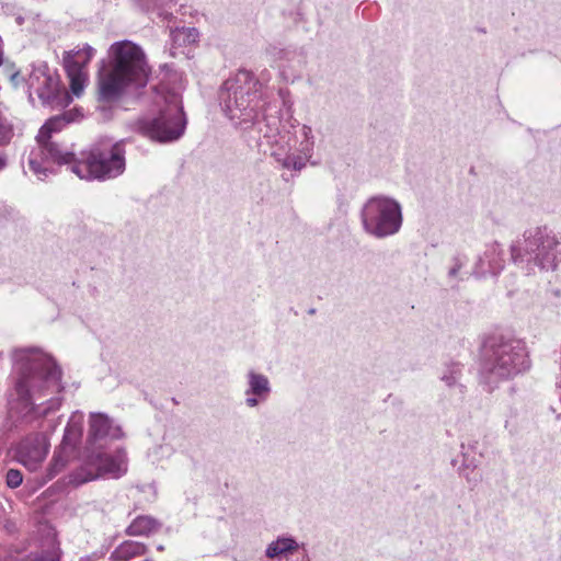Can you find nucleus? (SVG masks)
Instances as JSON below:
<instances>
[{
    "label": "nucleus",
    "instance_id": "1",
    "mask_svg": "<svg viewBox=\"0 0 561 561\" xmlns=\"http://www.w3.org/2000/svg\"><path fill=\"white\" fill-rule=\"evenodd\" d=\"M151 68L144 49L121 41L108 48V64L98 72V98L102 102L117 100L128 88H142L148 83Z\"/></svg>",
    "mask_w": 561,
    "mask_h": 561
},
{
    "label": "nucleus",
    "instance_id": "2",
    "mask_svg": "<svg viewBox=\"0 0 561 561\" xmlns=\"http://www.w3.org/2000/svg\"><path fill=\"white\" fill-rule=\"evenodd\" d=\"M13 362L18 374L15 391L26 408H33L36 401L61 390V373L53 358L43 351L16 350Z\"/></svg>",
    "mask_w": 561,
    "mask_h": 561
},
{
    "label": "nucleus",
    "instance_id": "3",
    "mask_svg": "<svg viewBox=\"0 0 561 561\" xmlns=\"http://www.w3.org/2000/svg\"><path fill=\"white\" fill-rule=\"evenodd\" d=\"M151 112V115L136 122L138 133L158 142H171L182 137L186 119L179 94L164 89L157 90Z\"/></svg>",
    "mask_w": 561,
    "mask_h": 561
},
{
    "label": "nucleus",
    "instance_id": "4",
    "mask_svg": "<svg viewBox=\"0 0 561 561\" xmlns=\"http://www.w3.org/2000/svg\"><path fill=\"white\" fill-rule=\"evenodd\" d=\"M70 121L66 115L55 116L41 127L36 136L39 151H32L28 160L30 170L38 179L43 180L47 176L49 162L62 164L72 161L70 152L61 151L56 144L50 141L53 134L60 131Z\"/></svg>",
    "mask_w": 561,
    "mask_h": 561
},
{
    "label": "nucleus",
    "instance_id": "5",
    "mask_svg": "<svg viewBox=\"0 0 561 561\" xmlns=\"http://www.w3.org/2000/svg\"><path fill=\"white\" fill-rule=\"evenodd\" d=\"M362 222L365 231L377 238L397 233L402 225L399 203L386 196L369 198L362 209Z\"/></svg>",
    "mask_w": 561,
    "mask_h": 561
},
{
    "label": "nucleus",
    "instance_id": "6",
    "mask_svg": "<svg viewBox=\"0 0 561 561\" xmlns=\"http://www.w3.org/2000/svg\"><path fill=\"white\" fill-rule=\"evenodd\" d=\"M125 169L124 150L119 144L102 150L94 149L85 160L72 164L71 170L82 180L119 175Z\"/></svg>",
    "mask_w": 561,
    "mask_h": 561
},
{
    "label": "nucleus",
    "instance_id": "7",
    "mask_svg": "<svg viewBox=\"0 0 561 561\" xmlns=\"http://www.w3.org/2000/svg\"><path fill=\"white\" fill-rule=\"evenodd\" d=\"M23 93L32 99L35 93L43 103L66 106L71 102V96L60 90L58 75L50 70L46 64L33 66L28 73L27 83H23Z\"/></svg>",
    "mask_w": 561,
    "mask_h": 561
},
{
    "label": "nucleus",
    "instance_id": "8",
    "mask_svg": "<svg viewBox=\"0 0 561 561\" xmlns=\"http://www.w3.org/2000/svg\"><path fill=\"white\" fill-rule=\"evenodd\" d=\"M126 471L127 458L125 453L117 451L114 455L91 454L83 465L71 474V482L79 485L102 477L117 479Z\"/></svg>",
    "mask_w": 561,
    "mask_h": 561
},
{
    "label": "nucleus",
    "instance_id": "9",
    "mask_svg": "<svg viewBox=\"0 0 561 561\" xmlns=\"http://www.w3.org/2000/svg\"><path fill=\"white\" fill-rule=\"evenodd\" d=\"M95 54V49L89 45H83L77 49L64 54V66L70 82L71 93L79 98L89 81L87 66Z\"/></svg>",
    "mask_w": 561,
    "mask_h": 561
},
{
    "label": "nucleus",
    "instance_id": "10",
    "mask_svg": "<svg viewBox=\"0 0 561 561\" xmlns=\"http://www.w3.org/2000/svg\"><path fill=\"white\" fill-rule=\"evenodd\" d=\"M529 366L525 347L519 342L505 343L494 352L492 374L500 378L513 377Z\"/></svg>",
    "mask_w": 561,
    "mask_h": 561
},
{
    "label": "nucleus",
    "instance_id": "11",
    "mask_svg": "<svg viewBox=\"0 0 561 561\" xmlns=\"http://www.w3.org/2000/svg\"><path fill=\"white\" fill-rule=\"evenodd\" d=\"M49 450L48 437L43 433H36L24 438L16 450L18 460L28 470H37Z\"/></svg>",
    "mask_w": 561,
    "mask_h": 561
},
{
    "label": "nucleus",
    "instance_id": "12",
    "mask_svg": "<svg viewBox=\"0 0 561 561\" xmlns=\"http://www.w3.org/2000/svg\"><path fill=\"white\" fill-rule=\"evenodd\" d=\"M228 99L225 101V110L232 121L239 123L251 122L254 118V107L252 106L253 98L248 92L242 90H230L232 85H228Z\"/></svg>",
    "mask_w": 561,
    "mask_h": 561
},
{
    "label": "nucleus",
    "instance_id": "13",
    "mask_svg": "<svg viewBox=\"0 0 561 561\" xmlns=\"http://www.w3.org/2000/svg\"><path fill=\"white\" fill-rule=\"evenodd\" d=\"M248 377L249 389L247 391L248 398L245 402L249 407H255L260 401L265 400L270 393V382L264 375L254 371H250Z\"/></svg>",
    "mask_w": 561,
    "mask_h": 561
},
{
    "label": "nucleus",
    "instance_id": "14",
    "mask_svg": "<svg viewBox=\"0 0 561 561\" xmlns=\"http://www.w3.org/2000/svg\"><path fill=\"white\" fill-rule=\"evenodd\" d=\"M90 433L94 437L111 436L113 438H118L121 436V430L118 427H113L107 416L101 413L91 415Z\"/></svg>",
    "mask_w": 561,
    "mask_h": 561
},
{
    "label": "nucleus",
    "instance_id": "15",
    "mask_svg": "<svg viewBox=\"0 0 561 561\" xmlns=\"http://www.w3.org/2000/svg\"><path fill=\"white\" fill-rule=\"evenodd\" d=\"M30 69L16 68L12 62H2V76H4L13 90L23 92V83H27Z\"/></svg>",
    "mask_w": 561,
    "mask_h": 561
},
{
    "label": "nucleus",
    "instance_id": "16",
    "mask_svg": "<svg viewBox=\"0 0 561 561\" xmlns=\"http://www.w3.org/2000/svg\"><path fill=\"white\" fill-rule=\"evenodd\" d=\"M159 528V524L149 516H139L129 525L127 533L130 536H147Z\"/></svg>",
    "mask_w": 561,
    "mask_h": 561
},
{
    "label": "nucleus",
    "instance_id": "17",
    "mask_svg": "<svg viewBox=\"0 0 561 561\" xmlns=\"http://www.w3.org/2000/svg\"><path fill=\"white\" fill-rule=\"evenodd\" d=\"M297 549V543L291 538H280L270 543L266 556L270 558L282 557Z\"/></svg>",
    "mask_w": 561,
    "mask_h": 561
},
{
    "label": "nucleus",
    "instance_id": "18",
    "mask_svg": "<svg viewBox=\"0 0 561 561\" xmlns=\"http://www.w3.org/2000/svg\"><path fill=\"white\" fill-rule=\"evenodd\" d=\"M172 41L178 46L193 44L198 39V32L193 27H182L171 33Z\"/></svg>",
    "mask_w": 561,
    "mask_h": 561
},
{
    "label": "nucleus",
    "instance_id": "19",
    "mask_svg": "<svg viewBox=\"0 0 561 561\" xmlns=\"http://www.w3.org/2000/svg\"><path fill=\"white\" fill-rule=\"evenodd\" d=\"M144 551V546L135 541H126L122 543L115 551L119 558H129L140 554Z\"/></svg>",
    "mask_w": 561,
    "mask_h": 561
},
{
    "label": "nucleus",
    "instance_id": "20",
    "mask_svg": "<svg viewBox=\"0 0 561 561\" xmlns=\"http://www.w3.org/2000/svg\"><path fill=\"white\" fill-rule=\"evenodd\" d=\"M300 136L302 137V141L300 144L301 151L306 157H309L313 148V133L311 127L304 125L300 129Z\"/></svg>",
    "mask_w": 561,
    "mask_h": 561
},
{
    "label": "nucleus",
    "instance_id": "21",
    "mask_svg": "<svg viewBox=\"0 0 561 561\" xmlns=\"http://www.w3.org/2000/svg\"><path fill=\"white\" fill-rule=\"evenodd\" d=\"M4 15H5L8 23L11 20H13L15 25H18V26L23 25V23L25 21V15L21 12V10L15 9V7L10 3H5Z\"/></svg>",
    "mask_w": 561,
    "mask_h": 561
},
{
    "label": "nucleus",
    "instance_id": "22",
    "mask_svg": "<svg viewBox=\"0 0 561 561\" xmlns=\"http://www.w3.org/2000/svg\"><path fill=\"white\" fill-rule=\"evenodd\" d=\"M21 123L18 122L15 124H2V144L4 141H10L14 136H19L21 134Z\"/></svg>",
    "mask_w": 561,
    "mask_h": 561
},
{
    "label": "nucleus",
    "instance_id": "23",
    "mask_svg": "<svg viewBox=\"0 0 561 561\" xmlns=\"http://www.w3.org/2000/svg\"><path fill=\"white\" fill-rule=\"evenodd\" d=\"M22 473L19 470L11 469L7 472L5 481L9 488H18L22 483Z\"/></svg>",
    "mask_w": 561,
    "mask_h": 561
},
{
    "label": "nucleus",
    "instance_id": "24",
    "mask_svg": "<svg viewBox=\"0 0 561 561\" xmlns=\"http://www.w3.org/2000/svg\"><path fill=\"white\" fill-rule=\"evenodd\" d=\"M60 405V401L58 399L49 400V408L44 410V413H47L49 410L58 409Z\"/></svg>",
    "mask_w": 561,
    "mask_h": 561
},
{
    "label": "nucleus",
    "instance_id": "25",
    "mask_svg": "<svg viewBox=\"0 0 561 561\" xmlns=\"http://www.w3.org/2000/svg\"><path fill=\"white\" fill-rule=\"evenodd\" d=\"M41 561H59L58 557H53L49 560H41Z\"/></svg>",
    "mask_w": 561,
    "mask_h": 561
}]
</instances>
